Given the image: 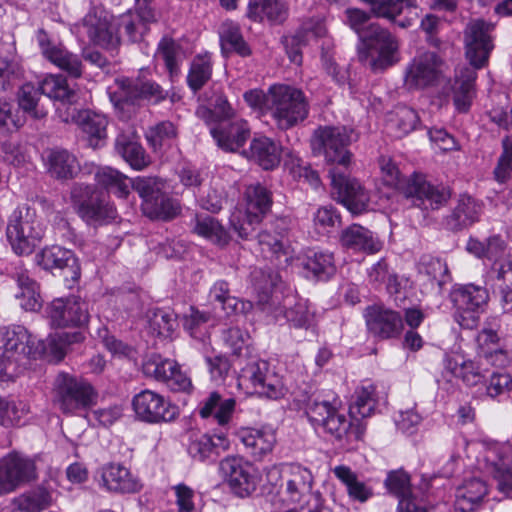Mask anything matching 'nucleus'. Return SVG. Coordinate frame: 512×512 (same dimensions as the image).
<instances>
[{
	"label": "nucleus",
	"instance_id": "32",
	"mask_svg": "<svg viewBox=\"0 0 512 512\" xmlns=\"http://www.w3.org/2000/svg\"><path fill=\"white\" fill-rule=\"evenodd\" d=\"M371 7V13L377 18H384L405 29L412 25L410 19L397 21L396 18L403 12L404 8H416V0H360Z\"/></svg>",
	"mask_w": 512,
	"mask_h": 512
},
{
	"label": "nucleus",
	"instance_id": "33",
	"mask_svg": "<svg viewBox=\"0 0 512 512\" xmlns=\"http://www.w3.org/2000/svg\"><path fill=\"white\" fill-rule=\"evenodd\" d=\"M443 363L447 372L461 379L466 385H477L484 378L476 364L461 353L446 354Z\"/></svg>",
	"mask_w": 512,
	"mask_h": 512
},
{
	"label": "nucleus",
	"instance_id": "17",
	"mask_svg": "<svg viewBox=\"0 0 512 512\" xmlns=\"http://www.w3.org/2000/svg\"><path fill=\"white\" fill-rule=\"evenodd\" d=\"M403 194L411 200L414 207L427 211L437 210L446 205L451 197L450 190L444 186L433 185L423 175L413 174L403 186Z\"/></svg>",
	"mask_w": 512,
	"mask_h": 512
},
{
	"label": "nucleus",
	"instance_id": "56",
	"mask_svg": "<svg viewBox=\"0 0 512 512\" xmlns=\"http://www.w3.org/2000/svg\"><path fill=\"white\" fill-rule=\"evenodd\" d=\"M280 282V276L277 272L269 270H255L252 273V283L254 291L258 296V301L265 304L269 301L273 290Z\"/></svg>",
	"mask_w": 512,
	"mask_h": 512
},
{
	"label": "nucleus",
	"instance_id": "19",
	"mask_svg": "<svg viewBox=\"0 0 512 512\" xmlns=\"http://www.w3.org/2000/svg\"><path fill=\"white\" fill-rule=\"evenodd\" d=\"M119 92L117 96L112 97L115 106L124 107V105H135L142 100L160 103L168 96L157 82L137 77L135 79L124 78L118 81Z\"/></svg>",
	"mask_w": 512,
	"mask_h": 512
},
{
	"label": "nucleus",
	"instance_id": "3",
	"mask_svg": "<svg viewBox=\"0 0 512 512\" xmlns=\"http://www.w3.org/2000/svg\"><path fill=\"white\" fill-rule=\"evenodd\" d=\"M267 497L277 507L302 509L320 494L313 490L312 471L299 463H281L267 470Z\"/></svg>",
	"mask_w": 512,
	"mask_h": 512
},
{
	"label": "nucleus",
	"instance_id": "42",
	"mask_svg": "<svg viewBox=\"0 0 512 512\" xmlns=\"http://www.w3.org/2000/svg\"><path fill=\"white\" fill-rule=\"evenodd\" d=\"M335 477L345 486L350 499L358 502H366L373 495V490L368 483L359 479L358 475L345 465L336 466L333 469Z\"/></svg>",
	"mask_w": 512,
	"mask_h": 512
},
{
	"label": "nucleus",
	"instance_id": "27",
	"mask_svg": "<svg viewBox=\"0 0 512 512\" xmlns=\"http://www.w3.org/2000/svg\"><path fill=\"white\" fill-rule=\"evenodd\" d=\"M488 494V487L479 477L465 479L456 489V512H475Z\"/></svg>",
	"mask_w": 512,
	"mask_h": 512
},
{
	"label": "nucleus",
	"instance_id": "15",
	"mask_svg": "<svg viewBox=\"0 0 512 512\" xmlns=\"http://www.w3.org/2000/svg\"><path fill=\"white\" fill-rule=\"evenodd\" d=\"M239 386L251 389L253 393L269 399H278L285 395L286 388L282 378L269 369L265 361L247 364L238 378Z\"/></svg>",
	"mask_w": 512,
	"mask_h": 512
},
{
	"label": "nucleus",
	"instance_id": "34",
	"mask_svg": "<svg viewBox=\"0 0 512 512\" xmlns=\"http://www.w3.org/2000/svg\"><path fill=\"white\" fill-rule=\"evenodd\" d=\"M71 118L72 120H76L82 131L87 135L91 147H98L100 142L106 138L108 120L104 115L90 110L78 111L75 114L74 110L71 114Z\"/></svg>",
	"mask_w": 512,
	"mask_h": 512
},
{
	"label": "nucleus",
	"instance_id": "25",
	"mask_svg": "<svg viewBox=\"0 0 512 512\" xmlns=\"http://www.w3.org/2000/svg\"><path fill=\"white\" fill-rule=\"evenodd\" d=\"M451 299L458 311L471 313L470 318H475L474 314H479L485 310L488 305V290L480 285L464 284L454 286L451 292Z\"/></svg>",
	"mask_w": 512,
	"mask_h": 512
},
{
	"label": "nucleus",
	"instance_id": "36",
	"mask_svg": "<svg viewBox=\"0 0 512 512\" xmlns=\"http://www.w3.org/2000/svg\"><path fill=\"white\" fill-rule=\"evenodd\" d=\"M247 153L265 170L277 167L281 159L280 145L266 136L254 138Z\"/></svg>",
	"mask_w": 512,
	"mask_h": 512
},
{
	"label": "nucleus",
	"instance_id": "45",
	"mask_svg": "<svg viewBox=\"0 0 512 512\" xmlns=\"http://www.w3.org/2000/svg\"><path fill=\"white\" fill-rule=\"evenodd\" d=\"M157 54L164 61L170 79L178 77L185 57L182 46L172 38L163 37L158 43Z\"/></svg>",
	"mask_w": 512,
	"mask_h": 512
},
{
	"label": "nucleus",
	"instance_id": "51",
	"mask_svg": "<svg viewBox=\"0 0 512 512\" xmlns=\"http://www.w3.org/2000/svg\"><path fill=\"white\" fill-rule=\"evenodd\" d=\"M376 407L375 386L371 383L359 386L354 393V400L349 407L351 418L358 420L373 414Z\"/></svg>",
	"mask_w": 512,
	"mask_h": 512
},
{
	"label": "nucleus",
	"instance_id": "62",
	"mask_svg": "<svg viewBox=\"0 0 512 512\" xmlns=\"http://www.w3.org/2000/svg\"><path fill=\"white\" fill-rule=\"evenodd\" d=\"M131 188L139 194L142 203H146V200L163 192L164 182L161 178L155 176H139L132 179Z\"/></svg>",
	"mask_w": 512,
	"mask_h": 512
},
{
	"label": "nucleus",
	"instance_id": "64",
	"mask_svg": "<svg viewBox=\"0 0 512 512\" xmlns=\"http://www.w3.org/2000/svg\"><path fill=\"white\" fill-rule=\"evenodd\" d=\"M512 171V136H506L502 139V153L494 169L495 179L499 183H505Z\"/></svg>",
	"mask_w": 512,
	"mask_h": 512
},
{
	"label": "nucleus",
	"instance_id": "52",
	"mask_svg": "<svg viewBox=\"0 0 512 512\" xmlns=\"http://www.w3.org/2000/svg\"><path fill=\"white\" fill-rule=\"evenodd\" d=\"M246 212L263 217L272 206V194L262 184L249 185L245 190Z\"/></svg>",
	"mask_w": 512,
	"mask_h": 512
},
{
	"label": "nucleus",
	"instance_id": "13",
	"mask_svg": "<svg viewBox=\"0 0 512 512\" xmlns=\"http://www.w3.org/2000/svg\"><path fill=\"white\" fill-rule=\"evenodd\" d=\"M446 64L435 52L426 51L415 56L407 65L404 86L408 90H422L438 85L445 78Z\"/></svg>",
	"mask_w": 512,
	"mask_h": 512
},
{
	"label": "nucleus",
	"instance_id": "2",
	"mask_svg": "<svg viewBox=\"0 0 512 512\" xmlns=\"http://www.w3.org/2000/svg\"><path fill=\"white\" fill-rule=\"evenodd\" d=\"M495 25L484 19L471 20L464 31L466 58L470 65L458 66L455 71L453 103L460 113H466L476 95L477 69L487 65L494 48L491 33Z\"/></svg>",
	"mask_w": 512,
	"mask_h": 512
},
{
	"label": "nucleus",
	"instance_id": "20",
	"mask_svg": "<svg viewBox=\"0 0 512 512\" xmlns=\"http://www.w3.org/2000/svg\"><path fill=\"white\" fill-rule=\"evenodd\" d=\"M332 194L351 213L360 214L367 209L369 194L356 179H351L339 171L338 167L329 170Z\"/></svg>",
	"mask_w": 512,
	"mask_h": 512
},
{
	"label": "nucleus",
	"instance_id": "26",
	"mask_svg": "<svg viewBox=\"0 0 512 512\" xmlns=\"http://www.w3.org/2000/svg\"><path fill=\"white\" fill-rule=\"evenodd\" d=\"M239 439L255 460H261L273 451L276 432L269 426L244 428L239 432Z\"/></svg>",
	"mask_w": 512,
	"mask_h": 512
},
{
	"label": "nucleus",
	"instance_id": "40",
	"mask_svg": "<svg viewBox=\"0 0 512 512\" xmlns=\"http://www.w3.org/2000/svg\"><path fill=\"white\" fill-rule=\"evenodd\" d=\"M288 14V5L285 0H252L248 6V17L253 21H263L265 18L271 23L283 22Z\"/></svg>",
	"mask_w": 512,
	"mask_h": 512
},
{
	"label": "nucleus",
	"instance_id": "31",
	"mask_svg": "<svg viewBox=\"0 0 512 512\" xmlns=\"http://www.w3.org/2000/svg\"><path fill=\"white\" fill-rule=\"evenodd\" d=\"M50 320H88V304L78 297L54 299L46 307Z\"/></svg>",
	"mask_w": 512,
	"mask_h": 512
},
{
	"label": "nucleus",
	"instance_id": "9",
	"mask_svg": "<svg viewBox=\"0 0 512 512\" xmlns=\"http://www.w3.org/2000/svg\"><path fill=\"white\" fill-rule=\"evenodd\" d=\"M353 135V130L345 126H319L311 136V149L315 155L323 156L326 162L347 168L352 157L348 147Z\"/></svg>",
	"mask_w": 512,
	"mask_h": 512
},
{
	"label": "nucleus",
	"instance_id": "16",
	"mask_svg": "<svg viewBox=\"0 0 512 512\" xmlns=\"http://www.w3.org/2000/svg\"><path fill=\"white\" fill-rule=\"evenodd\" d=\"M132 407L137 419L157 424L172 422L179 416L178 407L162 394L145 389L137 393L132 400Z\"/></svg>",
	"mask_w": 512,
	"mask_h": 512
},
{
	"label": "nucleus",
	"instance_id": "41",
	"mask_svg": "<svg viewBox=\"0 0 512 512\" xmlns=\"http://www.w3.org/2000/svg\"><path fill=\"white\" fill-rule=\"evenodd\" d=\"M303 268L312 278L326 281L336 272L334 256L326 251H309L302 260Z\"/></svg>",
	"mask_w": 512,
	"mask_h": 512
},
{
	"label": "nucleus",
	"instance_id": "10",
	"mask_svg": "<svg viewBox=\"0 0 512 512\" xmlns=\"http://www.w3.org/2000/svg\"><path fill=\"white\" fill-rule=\"evenodd\" d=\"M45 225L36 216L35 210L19 207L10 216L6 236L17 255H29L42 241Z\"/></svg>",
	"mask_w": 512,
	"mask_h": 512
},
{
	"label": "nucleus",
	"instance_id": "47",
	"mask_svg": "<svg viewBox=\"0 0 512 512\" xmlns=\"http://www.w3.org/2000/svg\"><path fill=\"white\" fill-rule=\"evenodd\" d=\"M143 213L151 219L168 220L180 212L179 204L164 193L146 200L141 204Z\"/></svg>",
	"mask_w": 512,
	"mask_h": 512
},
{
	"label": "nucleus",
	"instance_id": "61",
	"mask_svg": "<svg viewBox=\"0 0 512 512\" xmlns=\"http://www.w3.org/2000/svg\"><path fill=\"white\" fill-rule=\"evenodd\" d=\"M22 68L17 61L7 56H0V91H6L19 83Z\"/></svg>",
	"mask_w": 512,
	"mask_h": 512
},
{
	"label": "nucleus",
	"instance_id": "60",
	"mask_svg": "<svg viewBox=\"0 0 512 512\" xmlns=\"http://www.w3.org/2000/svg\"><path fill=\"white\" fill-rule=\"evenodd\" d=\"M177 136V130L174 124L170 121H162L155 126L151 127L146 138L150 146L157 151L165 144H168L172 139Z\"/></svg>",
	"mask_w": 512,
	"mask_h": 512
},
{
	"label": "nucleus",
	"instance_id": "37",
	"mask_svg": "<svg viewBox=\"0 0 512 512\" xmlns=\"http://www.w3.org/2000/svg\"><path fill=\"white\" fill-rule=\"evenodd\" d=\"M54 487L49 483L27 491L12 501L15 509L22 512H41L53 502Z\"/></svg>",
	"mask_w": 512,
	"mask_h": 512
},
{
	"label": "nucleus",
	"instance_id": "11",
	"mask_svg": "<svg viewBox=\"0 0 512 512\" xmlns=\"http://www.w3.org/2000/svg\"><path fill=\"white\" fill-rule=\"evenodd\" d=\"M73 208L89 225H102L114 220L116 209L104 199L94 185L74 183L70 191Z\"/></svg>",
	"mask_w": 512,
	"mask_h": 512
},
{
	"label": "nucleus",
	"instance_id": "18",
	"mask_svg": "<svg viewBox=\"0 0 512 512\" xmlns=\"http://www.w3.org/2000/svg\"><path fill=\"white\" fill-rule=\"evenodd\" d=\"M36 261L43 269L62 277L69 287L80 278V265L72 250L58 245L47 246L36 255Z\"/></svg>",
	"mask_w": 512,
	"mask_h": 512
},
{
	"label": "nucleus",
	"instance_id": "5",
	"mask_svg": "<svg viewBox=\"0 0 512 512\" xmlns=\"http://www.w3.org/2000/svg\"><path fill=\"white\" fill-rule=\"evenodd\" d=\"M42 95L63 104H75L78 101L77 91L71 87L63 75H48L39 87L25 83L18 92L19 107L31 118L42 119L48 114V108L42 101Z\"/></svg>",
	"mask_w": 512,
	"mask_h": 512
},
{
	"label": "nucleus",
	"instance_id": "28",
	"mask_svg": "<svg viewBox=\"0 0 512 512\" xmlns=\"http://www.w3.org/2000/svg\"><path fill=\"white\" fill-rule=\"evenodd\" d=\"M101 485L106 490L120 493H134L140 484L125 466L117 463L104 465L100 470Z\"/></svg>",
	"mask_w": 512,
	"mask_h": 512
},
{
	"label": "nucleus",
	"instance_id": "49",
	"mask_svg": "<svg viewBox=\"0 0 512 512\" xmlns=\"http://www.w3.org/2000/svg\"><path fill=\"white\" fill-rule=\"evenodd\" d=\"M193 231L218 246H225L230 240L225 228L211 216L196 215Z\"/></svg>",
	"mask_w": 512,
	"mask_h": 512
},
{
	"label": "nucleus",
	"instance_id": "54",
	"mask_svg": "<svg viewBox=\"0 0 512 512\" xmlns=\"http://www.w3.org/2000/svg\"><path fill=\"white\" fill-rule=\"evenodd\" d=\"M420 122L418 113L409 107H398L388 120V129L395 130L396 137H402L417 129Z\"/></svg>",
	"mask_w": 512,
	"mask_h": 512
},
{
	"label": "nucleus",
	"instance_id": "43",
	"mask_svg": "<svg viewBox=\"0 0 512 512\" xmlns=\"http://www.w3.org/2000/svg\"><path fill=\"white\" fill-rule=\"evenodd\" d=\"M95 169V180L98 185L119 198H126L129 195L132 179L108 166L96 167Z\"/></svg>",
	"mask_w": 512,
	"mask_h": 512
},
{
	"label": "nucleus",
	"instance_id": "4",
	"mask_svg": "<svg viewBox=\"0 0 512 512\" xmlns=\"http://www.w3.org/2000/svg\"><path fill=\"white\" fill-rule=\"evenodd\" d=\"M340 401L322 399L320 396L310 397L306 404V414L316 430L322 428L339 442L347 444L361 439L363 430L360 425L354 426L351 420L339 410Z\"/></svg>",
	"mask_w": 512,
	"mask_h": 512
},
{
	"label": "nucleus",
	"instance_id": "59",
	"mask_svg": "<svg viewBox=\"0 0 512 512\" xmlns=\"http://www.w3.org/2000/svg\"><path fill=\"white\" fill-rule=\"evenodd\" d=\"M327 30L324 22L317 18L304 21L292 38V43L298 46L306 45L311 40L325 36Z\"/></svg>",
	"mask_w": 512,
	"mask_h": 512
},
{
	"label": "nucleus",
	"instance_id": "39",
	"mask_svg": "<svg viewBox=\"0 0 512 512\" xmlns=\"http://www.w3.org/2000/svg\"><path fill=\"white\" fill-rule=\"evenodd\" d=\"M48 171L51 176L68 180L80 171V164L75 155L65 149H52L47 155Z\"/></svg>",
	"mask_w": 512,
	"mask_h": 512
},
{
	"label": "nucleus",
	"instance_id": "12",
	"mask_svg": "<svg viewBox=\"0 0 512 512\" xmlns=\"http://www.w3.org/2000/svg\"><path fill=\"white\" fill-rule=\"evenodd\" d=\"M38 478L36 459L12 451L0 458V495L10 494Z\"/></svg>",
	"mask_w": 512,
	"mask_h": 512
},
{
	"label": "nucleus",
	"instance_id": "8",
	"mask_svg": "<svg viewBox=\"0 0 512 512\" xmlns=\"http://www.w3.org/2000/svg\"><path fill=\"white\" fill-rule=\"evenodd\" d=\"M399 43L386 28L375 23L361 40L359 60L373 71H382L398 62Z\"/></svg>",
	"mask_w": 512,
	"mask_h": 512
},
{
	"label": "nucleus",
	"instance_id": "48",
	"mask_svg": "<svg viewBox=\"0 0 512 512\" xmlns=\"http://www.w3.org/2000/svg\"><path fill=\"white\" fill-rule=\"evenodd\" d=\"M220 42L223 52H234L241 57H248L252 50L244 40L240 27L234 22H225L220 32Z\"/></svg>",
	"mask_w": 512,
	"mask_h": 512
},
{
	"label": "nucleus",
	"instance_id": "24",
	"mask_svg": "<svg viewBox=\"0 0 512 512\" xmlns=\"http://www.w3.org/2000/svg\"><path fill=\"white\" fill-rule=\"evenodd\" d=\"M217 146L226 152H238L250 137V128L244 120L221 122L210 129Z\"/></svg>",
	"mask_w": 512,
	"mask_h": 512
},
{
	"label": "nucleus",
	"instance_id": "57",
	"mask_svg": "<svg viewBox=\"0 0 512 512\" xmlns=\"http://www.w3.org/2000/svg\"><path fill=\"white\" fill-rule=\"evenodd\" d=\"M175 368V360L164 358L160 354H151L142 364L144 375L161 383L167 380L168 373Z\"/></svg>",
	"mask_w": 512,
	"mask_h": 512
},
{
	"label": "nucleus",
	"instance_id": "46",
	"mask_svg": "<svg viewBox=\"0 0 512 512\" xmlns=\"http://www.w3.org/2000/svg\"><path fill=\"white\" fill-rule=\"evenodd\" d=\"M156 22V20H145L142 13L138 11H129L116 17V25L122 35H126L131 42L141 41L144 34L147 32L149 23Z\"/></svg>",
	"mask_w": 512,
	"mask_h": 512
},
{
	"label": "nucleus",
	"instance_id": "29",
	"mask_svg": "<svg viewBox=\"0 0 512 512\" xmlns=\"http://www.w3.org/2000/svg\"><path fill=\"white\" fill-rule=\"evenodd\" d=\"M340 244L343 248L354 252L374 254L381 250L382 243L369 229L352 224L340 234Z\"/></svg>",
	"mask_w": 512,
	"mask_h": 512
},
{
	"label": "nucleus",
	"instance_id": "22",
	"mask_svg": "<svg viewBox=\"0 0 512 512\" xmlns=\"http://www.w3.org/2000/svg\"><path fill=\"white\" fill-rule=\"evenodd\" d=\"M220 471L232 492L240 497L250 495L256 489L257 481L253 467L240 457H226L220 462Z\"/></svg>",
	"mask_w": 512,
	"mask_h": 512
},
{
	"label": "nucleus",
	"instance_id": "38",
	"mask_svg": "<svg viewBox=\"0 0 512 512\" xmlns=\"http://www.w3.org/2000/svg\"><path fill=\"white\" fill-rule=\"evenodd\" d=\"M236 401L233 398L222 399L218 392H212L199 405V415L202 418L211 416L221 426L229 423L235 410Z\"/></svg>",
	"mask_w": 512,
	"mask_h": 512
},
{
	"label": "nucleus",
	"instance_id": "55",
	"mask_svg": "<svg viewBox=\"0 0 512 512\" xmlns=\"http://www.w3.org/2000/svg\"><path fill=\"white\" fill-rule=\"evenodd\" d=\"M417 268L420 274L436 281L440 289L450 281L447 264L440 258L423 255L418 262Z\"/></svg>",
	"mask_w": 512,
	"mask_h": 512
},
{
	"label": "nucleus",
	"instance_id": "21",
	"mask_svg": "<svg viewBox=\"0 0 512 512\" xmlns=\"http://www.w3.org/2000/svg\"><path fill=\"white\" fill-rule=\"evenodd\" d=\"M36 40L43 57L50 63L65 71L72 78H80L83 73V64L77 54L51 38L43 29L36 33Z\"/></svg>",
	"mask_w": 512,
	"mask_h": 512
},
{
	"label": "nucleus",
	"instance_id": "6",
	"mask_svg": "<svg viewBox=\"0 0 512 512\" xmlns=\"http://www.w3.org/2000/svg\"><path fill=\"white\" fill-rule=\"evenodd\" d=\"M309 111V100L301 89L286 84L270 86L268 114L277 129L287 131L298 126L308 118Z\"/></svg>",
	"mask_w": 512,
	"mask_h": 512
},
{
	"label": "nucleus",
	"instance_id": "7",
	"mask_svg": "<svg viewBox=\"0 0 512 512\" xmlns=\"http://www.w3.org/2000/svg\"><path fill=\"white\" fill-rule=\"evenodd\" d=\"M52 402L65 415L87 411L98 400V392L86 379L69 373H58L53 382Z\"/></svg>",
	"mask_w": 512,
	"mask_h": 512
},
{
	"label": "nucleus",
	"instance_id": "58",
	"mask_svg": "<svg viewBox=\"0 0 512 512\" xmlns=\"http://www.w3.org/2000/svg\"><path fill=\"white\" fill-rule=\"evenodd\" d=\"M29 412L30 406L23 400L7 401L0 398V425H17Z\"/></svg>",
	"mask_w": 512,
	"mask_h": 512
},
{
	"label": "nucleus",
	"instance_id": "53",
	"mask_svg": "<svg viewBox=\"0 0 512 512\" xmlns=\"http://www.w3.org/2000/svg\"><path fill=\"white\" fill-rule=\"evenodd\" d=\"M17 286L20 292L16 294L20 307L25 311H37L41 307L37 283L27 273L16 274Z\"/></svg>",
	"mask_w": 512,
	"mask_h": 512
},
{
	"label": "nucleus",
	"instance_id": "1",
	"mask_svg": "<svg viewBox=\"0 0 512 512\" xmlns=\"http://www.w3.org/2000/svg\"><path fill=\"white\" fill-rule=\"evenodd\" d=\"M84 339L80 327H69L51 333L46 340H38L21 325L0 327V381L9 375L12 361L21 355L45 358L51 362L61 361L67 347Z\"/></svg>",
	"mask_w": 512,
	"mask_h": 512
},
{
	"label": "nucleus",
	"instance_id": "30",
	"mask_svg": "<svg viewBox=\"0 0 512 512\" xmlns=\"http://www.w3.org/2000/svg\"><path fill=\"white\" fill-rule=\"evenodd\" d=\"M115 150L134 170H143L152 162L132 131L118 134L115 139Z\"/></svg>",
	"mask_w": 512,
	"mask_h": 512
},
{
	"label": "nucleus",
	"instance_id": "50",
	"mask_svg": "<svg viewBox=\"0 0 512 512\" xmlns=\"http://www.w3.org/2000/svg\"><path fill=\"white\" fill-rule=\"evenodd\" d=\"M274 228L276 229L275 235L271 234L268 230H264L257 234L258 244L263 252H270L277 257L280 254L286 255L288 245L285 238L287 236L288 229L285 220H276Z\"/></svg>",
	"mask_w": 512,
	"mask_h": 512
},
{
	"label": "nucleus",
	"instance_id": "14",
	"mask_svg": "<svg viewBox=\"0 0 512 512\" xmlns=\"http://www.w3.org/2000/svg\"><path fill=\"white\" fill-rule=\"evenodd\" d=\"M79 27L84 29L91 42L105 50H117L121 44L116 17L111 16L102 6H92Z\"/></svg>",
	"mask_w": 512,
	"mask_h": 512
},
{
	"label": "nucleus",
	"instance_id": "44",
	"mask_svg": "<svg viewBox=\"0 0 512 512\" xmlns=\"http://www.w3.org/2000/svg\"><path fill=\"white\" fill-rule=\"evenodd\" d=\"M213 62L211 54L205 52L194 56L187 75V85L194 92L201 90L211 79Z\"/></svg>",
	"mask_w": 512,
	"mask_h": 512
},
{
	"label": "nucleus",
	"instance_id": "63",
	"mask_svg": "<svg viewBox=\"0 0 512 512\" xmlns=\"http://www.w3.org/2000/svg\"><path fill=\"white\" fill-rule=\"evenodd\" d=\"M496 279L503 282V310L512 317V261L501 263L494 268Z\"/></svg>",
	"mask_w": 512,
	"mask_h": 512
},
{
	"label": "nucleus",
	"instance_id": "23",
	"mask_svg": "<svg viewBox=\"0 0 512 512\" xmlns=\"http://www.w3.org/2000/svg\"><path fill=\"white\" fill-rule=\"evenodd\" d=\"M485 459L491 466V473L497 482L498 490L506 495L512 493V444L510 442L493 443L485 453Z\"/></svg>",
	"mask_w": 512,
	"mask_h": 512
},
{
	"label": "nucleus",
	"instance_id": "35",
	"mask_svg": "<svg viewBox=\"0 0 512 512\" xmlns=\"http://www.w3.org/2000/svg\"><path fill=\"white\" fill-rule=\"evenodd\" d=\"M482 206L470 196H462L452 213L446 218L450 230L458 231L479 220Z\"/></svg>",
	"mask_w": 512,
	"mask_h": 512
}]
</instances>
